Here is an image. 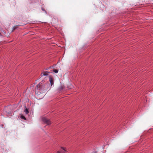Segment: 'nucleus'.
I'll use <instances>...</instances> for the list:
<instances>
[{
  "label": "nucleus",
  "mask_w": 153,
  "mask_h": 153,
  "mask_svg": "<svg viewBox=\"0 0 153 153\" xmlns=\"http://www.w3.org/2000/svg\"><path fill=\"white\" fill-rule=\"evenodd\" d=\"M18 26H16L14 27H13V30H15L18 27Z\"/></svg>",
  "instance_id": "7"
},
{
  "label": "nucleus",
  "mask_w": 153,
  "mask_h": 153,
  "mask_svg": "<svg viewBox=\"0 0 153 153\" xmlns=\"http://www.w3.org/2000/svg\"><path fill=\"white\" fill-rule=\"evenodd\" d=\"M24 111L27 114H28V113H29V111H28L27 109L26 108L25 110Z\"/></svg>",
  "instance_id": "6"
},
{
  "label": "nucleus",
  "mask_w": 153,
  "mask_h": 153,
  "mask_svg": "<svg viewBox=\"0 0 153 153\" xmlns=\"http://www.w3.org/2000/svg\"><path fill=\"white\" fill-rule=\"evenodd\" d=\"M47 88H48L47 87H46V88L45 87V89H46Z\"/></svg>",
  "instance_id": "12"
},
{
  "label": "nucleus",
  "mask_w": 153,
  "mask_h": 153,
  "mask_svg": "<svg viewBox=\"0 0 153 153\" xmlns=\"http://www.w3.org/2000/svg\"><path fill=\"white\" fill-rule=\"evenodd\" d=\"M42 83H41V84ZM41 83H39V84H38L37 86H36V88H37V89H39L40 87H41Z\"/></svg>",
  "instance_id": "5"
},
{
  "label": "nucleus",
  "mask_w": 153,
  "mask_h": 153,
  "mask_svg": "<svg viewBox=\"0 0 153 153\" xmlns=\"http://www.w3.org/2000/svg\"><path fill=\"white\" fill-rule=\"evenodd\" d=\"M49 81L50 82L51 85L52 86L54 83V81L53 78L51 76L49 77Z\"/></svg>",
  "instance_id": "2"
},
{
  "label": "nucleus",
  "mask_w": 153,
  "mask_h": 153,
  "mask_svg": "<svg viewBox=\"0 0 153 153\" xmlns=\"http://www.w3.org/2000/svg\"><path fill=\"white\" fill-rule=\"evenodd\" d=\"M53 71L56 73H57L58 72V70L57 69H55L53 70Z\"/></svg>",
  "instance_id": "9"
},
{
  "label": "nucleus",
  "mask_w": 153,
  "mask_h": 153,
  "mask_svg": "<svg viewBox=\"0 0 153 153\" xmlns=\"http://www.w3.org/2000/svg\"><path fill=\"white\" fill-rule=\"evenodd\" d=\"M21 118H22V119H24V120H26V118L23 115H22L21 117Z\"/></svg>",
  "instance_id": "8"
},
{
  "label": "nucleus",
  "mask_w": 153,
  "mask_h": 153,
  "mask_svg": "<svg viewBox=\"0 0 153 153\" xmlns=\"http://www.w3.org/2000/svg\"><path fill=\"white\" fill-rule=\"evenodd\" d=\"M64 88V87L63 86H60L59 87V89L60 90H62Z\"/></svg>",
  "instance_id": "10"
},
{
  "label": "nucleus",
  "mask_w": 153,
  "mask_h": 153,
  "mask_svg": "<svg viewBox=\"0 0 153 153\" xmlns=\"http://www.w3.org/2000/svg\"><path fill=\"white\" fill-rule=\"evenodd\" d=\"M45 85H47V87H48L49 85V84H45L44 85V86H45Z\"/></svg>",
  "instance_id": "11"
},
{
  "label": "nucleus",
  "mask_w": 153,
  "mask_h": 153,
  "mask_svg": "<svg viewBox=\"0 0 153 153\" xmlns=\"http://www.w3.org/2000/svg\"><path fill=\"white\" fill-rule=\"evenodd\" d=\"M62 149L63 150L61 151H58L57 152V153H65V152H66L65 148L63 147H62Z\"/></svg>",
  "instance_id": "3"
},
{
  "label": "nucleus",
  "mask_w": 153,
  "mask_h": 153,
  "mask_svg": "<svg viewBox=\"0 0 153 153\" xmlns=\"http://www.w3.org/2000/svg\"><path fill=\"white\" fill-rule=\"evenodd\" d=\"M49 72L48 71H43L42 72L43 76H46L48 75Z\"/></svg>",
  "instance_id": "4"
},
{
  "label": "nucleus",
  "mask_w": 153,
  "mask_h": 153,
  "mask_svg": "<svg viewBox=\"0 0 153 153\" xmlns=\"http://www.w3.org/2000/svg\"><path fill=\"white\" fill-rule=\"evenodd\" d=\"M42 120L43 122L44 123L46 124L47 125H50L51 123V122L50 120H49L46 118L43 117L42 118Z\"/></svg>",
  "instance_id": "1"
}]
</instances>
